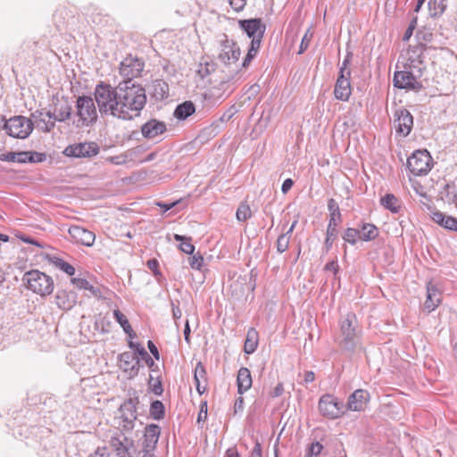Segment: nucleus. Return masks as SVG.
<instances>
[{
	"mask_svg": "<svg viewBox=\"0 0 457 457\" xmlns=\"http://www.w3.org/2000/svg\"><path fill=\"white\" fill-rule=\"evenodd\" d=\"M94 96L102 114L124 120L138 117L146 104L145 89L131 80H123L115 87L100 82Z\"/></svg>",
	"mask_w": 457,
	"mask_h": 457,
	"instance_id": "obj_1",
	"label": "nucleus"
},
{
	"mask_svg": "<svg viewBox=\"0 0 457 457\" xmlns=\"http://www.w3.org/2000/svg\"><path fill=\"white\" fill-rule=\"evenodd\" d=\"M417 51H412L408 58V69L395 71L394 75V86L400 89L419 91L422 88V84L418 79L422 75L425 65L421 59L422 54H418Z\"/></svg>",
	"mask_w": 457,
	"mask_h": 457,
	"instance_id": "obj_2",
	"label": "nucleus"
},
{
	"mask_svg": "<svg viewBox=\"0 0 457 457\" xmlns=\"http://www.w3.org/2000/svg\"><path fill=\"white\" fill-rule=\"evenodd\" d=\"M341 340L339 345L344 351L354 353L361 350V335L354 313L349 312L342 318L340 323Z\"/></svg>",
	"mask_w": 457,
	"mask_h": 457,
	"instance_id": "obj_3",
	"label": "nucleus"
},
{
	"mask_svg": "<svg viewBox=\"0 0 457 457\" xmlns=\"http://www.w3.org/2000/svg\"><path fill=\"white\" fill-rule=\"evenodd\" d=\"M76 119L73 125L77 129L90 127L97 120V111L91 96H81L76 101Z\"/></svg>",
	"mask_w": 457,
	"mask_h": 457,
	"instance_id": "obj_4",
	"label": "nucleus"
},
{
	"mask_svg": "<svg viewBox=\"0 0 457 457\" xmlns=\"http://www.w3.org/2000/svg\"><path fill=\"white\" fill-rule=\"evenodd\" d=\"M22 282L28 289L41 296L49 295L54 290L53 278L37 270L27 271L23 275Z\"/></svg>",
	"mask_w": 457,
	"mask_h": 457,
	"instance_id": "obj_5",
	"label": "nucleus"
},
{
	"mask_svg": "<svg viewBox=\"0 0 457 457\" xmlns=\"http://www.w3.org/2000/svg\"><path fill=\"white\" fill-rule=\"evenodd\" d=\"M363 402H319L320 412L328 419H337L347 411H361Z\"/></svg>",
	"mask_w": 457,
	"mask_h": 457,
	"instance_id": "obj_6",
	"label": "nucleus"
},
{
	"mask_svg": "<svg viewBox=\"0 0 457 457\" xmlns=\"http://www.w3.org/2000/svg\"><path fill=\"white\" fill-rule=\"evenodd\" d=\"M4 130L14 138H27L33 130V122L30 119L17 115L5 120Z\"/></svg>",
	"mask_w": 457,
	"mask_h": 457,
	"instance_id": "obj_7",
	"label": "nucleus"
},
{
	"mask_svg": "<svg viewBox=\"0 0 457 457\" xmlns=\"http://www.w3.org/2000/svg\"><path fill=\"white\" fill-rule=\"evenodd\" d=\"M115 419L124 434L132 431L137 421V409L134 402H123Z\"/></svg>",
	"mask_w": 457,
	"mask_h": 457,
	"instance_id": "obj_8",
	"label": "nucleus"
},
{
	"mask_svg": "<svg viewBox=\"0 0 457 457\" xmlns=\"http://www.w3.org/2000/svg\"><path fill=\"white\" fill-rule=\"evenodd\" d=\"M431 156L427 150H417L407 160V168L414 176L427 174L431 167Z\"/></svg>",
	"mask_w": 457,
	"mask_h": 457,
	"instance_id": "obj_9",
	"label": "nucleus"
},
{
	"mask_svg": "<svg viewBox=\"0 0 457 457\" xmlns=\"http://www.w3.org/2000/svg\"><path fill=\"white\" fill-rule=\"evenodd\" d=\"M239 27L247 36L252 38L251 45L257 43V46H261L262 37L265 33L266 26L259 18L241 20L238 22Z\"/></svg>",
	"mask_w": 457,
	"mask_h": 457,
	"instance_id": "obj_10",
	"label": "nucleus"
},
{
	"mask_svg": "<svg viewBox=\"0 0 457 457\" xmlns=\"http://www.w3.org/2000/svg\"><path fill=\"white\" fill-rule=\"evenodd\" d=\"M99 147L95 142H83L68 145L63 154L69 157L90 158L99 154Z\"/></svg>",
	"mask_w": 457,
	"mask_h": 457,
	"instance_id": "obj_11",
	"label": "nucleus"
},
{
	"mask_svg": "<svg viewBox=\"0 0 457 457\" xmlns=\"http://www.w3.org/2000/svg\"><path fill=\"white\" fill-rule=\"evenodd\" d=\"M145 63L142 60L131 55L126 57L120 65V74L125 79L131 80L139 77L144 70Z\"/></svg>",
	"mask_w": 457,
	"mask_h": 457,
	"instance_id": "obj_12",
	"label": "nucleus"
},
{
	"mask_svg": "<svg viewBox=\"0 0 457 457\" xmlns=\"http://www.w3.org/2000/svg\"><path fill=\"white\" fill-rule=\"evenodd\" d=\"M413 125V118L409 111L401 108L395 113L394 126L397 134L407 137Z\"/></svg>",
	"mask_w": 457,
	"mask_h": 457,
	"instance_id": "obj_13",
	"label": "nucleus"
},
{
	"mask_svg": "<svg viewBox=\"0 0 457 457\" xmlns=\"http://www.w3.org/2000/svg\"><path fill=\"white\" fill-rule=\"evenodd\" d=\"M119 361L120 368L130 378L137 375L140 367V361L136 354L130 352L122 353L119 356Z\"/></svg>",
	"mask_w": 457,
	"mask_h": 457,
	"instance_id": "obj_14",
	"label": "nucleus"
},
{
	"mask_svg": "<svg viewBox=\"0 0 457 457\" xmlns=\"http://www.w3.org/2000/svg\"><path fill=\"white\" fill-rule=\"evenodd\" d=\"M241 54L239 46L233 41L226 40L219 54V59L226 65L236 63Z\"/></svg>",
	"mask_w": 457,
	"mask_h": 457,
	"instance_id": "obj_15",
	"label": "nucleus"
},
{
	"mask_svg": "<svg viewBox=\"0 0 457 457\" xmlns=\"http://www.w3.org/2000/svg\"><path fill=\"white\" fill-rule=\"evenodd\" d=\"M161 428L158 425L151 424L145 427L143 441V452H154L156 448Z\"/></svg>",
	"mask_w": 457,
	"mask_h": 457,
	"instance_id": "obj_16",
	"label": "nucleus"
},
{
	"mask_svg": "<svg viewBox=\"0 0 457 457\" xmlns=\"http://www.w3.org/2000/svg\"><path fill=\"white\" fill-rule=\"evenodd\" d=\"M69 234L76 243L86 246H92L96 239V235L92 231L79 226H71Z\"/></svg>",
	"mask_w": 457,
	"mask_h": 457,
	"instance_id": "obj_17",
	"label": "nucleus"
},
{
	"mask_svg": "<svg viewBox=\"0 0 457 457\" xmlns=\"http://www.w3.org/2000/svg\"><path fill=\"white\" fill-rule=\"evenodd\" d=\"M111 446L118 457H131L129 450L133 446V440L122 434L120 436L112 437Z\"/></svg>",
	"mask_w": 457,
	"mask_h": 457,
	"instance_id": "obj_18",
	"label": "nucleus"
},
{
	"mask_svg": "<svg viewBox=\"0 0 457 457\" xmlns=\"http://www.w3.org/2000/svg\"><path fill=\"white\" fill-rule=\"evenodd\" d=\"M167 129L166 124L155 119H152L141 127V133L144 137L153 139L163 134Z\"/></svg>",
	"mask_w": 457,
	"mask_h": 457,
	"instance_id": "obj_19",
	"label": "nucleus"
},
{
	"mask_svg": "<svg viewBox=\"0 0 457 457\" xmlns=\"http://www.w3.org/2000/svg\"><path fill=\"white\" fill-rule=\"evenodd\" d=\"M335 97L341 101H347L351 95L350 75L339 74L335 88Z\"/></svg>",
	"mask_w": 457,
	"mask_h": 457,
	"instance_id": "obj_20",
	"label": "nucleus"
},
{
	"mask_svg": "<svg viewBox=\"0 0 457 457\" xmlns=\"http://www.w3.org/2000/svg\"><path fill=\"white\" fill-rule=\"evenodd\" d=\"M31 116L43 132H50L55 126V120H53L50 111L45 112L37 110Z\"/></svg>",
	"mask_w": 457,
	"mask_h": 457,
	"instance_id": "obj_21",
	"label": "nucleus"
},
{
	"mask_svg": "<svg viewBox=\"0 0 457 457\" xmlns=\"http://www.w3.org/2000/svg\"><path fill=\"white\" fill-rule=\"evenodd\" d=\"M441 303V293L435 284L428 283L427 299L425 301V308L430 312L434 311Z\"/></svg>",
	"mask_w": 457,
	"mask_h": 457,
	"instance_id": "obj_22",
	"label": "nucleus"
},
{
	"mask_svg": "<svg viewBox=\"0 0 457 457\" xmlns=\"http://www.w3.org/2000/svg\"><path fill=\"white\" fill-rule=\"evenodd\" d=\"M76 298L73 292L59 290L55 295V303L62 310H71L76 303Z\"/></svg>",
	"mask_w": 457,
	"mask_h": 457,
	"instance_id": "obj_23",
	"label": "nucleus"
},
{
	"mask_svg": "<svg viewBox=\"0 0 457 457\" xmlns=\"http://www.w3.org/2000/svg\"><path fill=\"white\" fill-rule=\"evenodd\" d=\"M432 220L441 227L451 231H457V219L453 216L446 215L439 211L432 213Z\"/></svg>",
	"mask_w": 457,
	"mask_h": 457,
	"instance_id": "obj_24",
	"label": "nucleus"
},
{
	"mask_svg": "<svg viewBox=\"0 0 457 457\" xmlns=\"http://www.w3.org/2000/svg\"><path fill=\"white\" fill-rule=\"evenodd\" d=\"M150 91L156 100H163L169 96V85L162 79H155L152 82Z\"/></svg>",
	"mask_w": 457,
	"mask_h": 457,
	"instance_id": "obj_25",
	"label": "nucleus"
},
{
	"mask_svg": "<svg viewBox=\"0 0 457 457\" xmlns=\"http://www.w3.org/2000/svg\"><path fill=\"white\" fill-rule=\"evenodd\" d=\"M72 108L68 102L60 105H55L53 112H51L53 120L59 122H63L71 117Z\"/></svg>",
	"mask_w": 457,
	"mask_h": 457,
	"instance_id": "obj_26",
	"label": "nucleus"
},
{
	"mask_svg": "<svg viewBox=\"0 0 457 457\" xmlns=\"http://www.w3.org/2000/svg\"><path fill=\"white\" fill-rule=\"evenodd\" d=\"M328 210L329 212V227H337L338 224L342 221V216L339 209V205L337 201L333 198H330L328 201Z\"/></svg>",
	"mask_w": 457,
	"mask_h": 457,
	"instance_id": "obj_27",
	"label": "nucleus"
},
{
	"mask_svg": "<svg viewBox=\"0 0 457 457\" xmlns=\"http://www.w3.org/2000/svg\"><path fill=\"white\" fill-rule=\"evenodd\" d=\"M237 386L238 392H243L249 389L252 386V378L250 370L247 368H241L237 373Z\"/></svg>",
	"mask_w": 457,
	"mask_h": 457,
	"instance_id": "obj_28",
	"label": "nucleus"
},
{
	"mask_svg": "<svg viewBox=\"0 0 457 457\" xmlns=\"http://www.w3.org/2000/svg\"><path fill=\"white\" fill-rule=\"evenodd\" d=\"M195 112V104L191 101H186L176 107L174 111V117H176L178 120H186Z\"/></svg>",
	"mask_w": 457,
	"mask_h": 457,
	"instance_id": "obj_29",
	"label": "nucleus"
},
{
	"mask_svg": "<svg viewBox=\"0 0 457 457\" xmlns=\"http://www.w3.org/2000/svg\"><path fill=\"white\" fill-rule=\"evenodd\" d=\"M258 345V332L251 328L248 329L245 341L244 351L247 354L253 353Z\"/></svg>",
	"mask_w": 457,
	"mask_h": 457,
	"instance_id": "obj_30",
	"label": "nucleus"
},
{
	"mask_svg": "<svg viewBox=\"0 0 457 457\" xmlns=\"http://www.w3.org/2000/svg\"><path fill=\"white\" fill-rule=\"evenodd\" d=\"M442 198L449 204L457 203V185L455 182L447 183L441 191Z\"/></svg>",
	"mask_w": 457,
	"mask_h": 457,
	"instance_id": "obj_31",
	"label": "nucleus"
},
{
	"mask_svg": "<svg viewBox=\"0 0 457 457\" xmlns=\"http://www.w3.org/2000/svg\"><path fill=\"white\" fill-rule=\"evenodd\" d=\"M360 231V239L363 241H370L378 236V228L370 223H363Z\"/></svg>",
	"mask_w": 457,
	"mask_h": 457,
	"instance_id": "obj_32",
	"label": "nucleus"
},
{
	"mask_svg": "<svg viewBox=\"0 0 457 457\" xmlns=\"http://www.w3.org/2000/svg\"><path fill=\"white\" fill-rule=\"evenodd\" d=\"M113 317L115 320L121 326L124 332L130 337L133 338L136 337V333L132 329L127 317L120 311L114 310Z\"/></svg>",
	"mask_w": 457,
	"mask_h": 457,
	"instance_id": "obj_33",
	"label": "nucleus"
},
{
	"mask_svg": "<svg viewBox=\"0 0 457 457\" xmlns=\"http://www.w3.org/2000/svg\"><path fill=\"white\" fill-rule=\"evenodd\" d=\"M381 204L386 208L391 211L393 213L399 212L401 209V204L397 197H395L393 194H386L380 200Z\"/></svg>",
	"mask_w": 457,
	"mask_h": 457,
	"instance_id": "obj_34",
	"label": "nucleus"
},
{
	"mask_svg": "<svg viewBox=\"0 0 457 457\" xmlns=\"http://www.w3.org/2000/svg\"><path fill=\"white\" fill-rule=\"evenodd\" d=\"M428 8L430 15L436 17L444 13L447 7V0H429Z\"/></svg>",
	"mask_w": 457,
	"mask_h": 457,
	"instance_id": "obj_35",
	"label": "nucleus"
},
{
	"mask_svg": "<svg viewBox=\"0 0 457 457\" xmlns=\"http://www.w3.org/2000/svg\"><path fill=\"white\" fill-rule=\"evenodd\" d=\"M71 283L79 289L88 290L93 295H97L99 290L95 288L87 279L82 278H71Z\"/></svg>",
	"mask_w": 457,
	"mask_h": 457,
	"instance_id": "obj_36",
	"label": "nucleus"
},
{
	"mask_svg": "<svg viewBox=\"0 0 457 457\" xmlns=\"http://www.w3.org/2000/svg\"><path fill=\"white\" fill-rule=\"evenodd\" d=\"M164 406L162 402H152L150 406V415L154 420H161L164 417Z\"/></svg>",
	"mask_w": 457,
	"mask_h": 457,
	"instance_id": "obj_37",
	"label": "nucleus"
},
{
	"mask_svg": "<svg viewBox=\"0 0 457 457\" xmlns=\"http://www.w3.org/2000/svg\"><path fill=\"white\" fill-rule=\"evenodd\" d=\"M52 262L55 267L59 268L61 270L65 272L66 274L72 276L75 273V268L70 263L66 262L61 258L54 257Z\"/></svg>",
	"mask_w": 457,
	"mask_h": 457,
	"instance_id": "obj_38",
	"label": "nucleus"
},
{
	"mask_svg": "<svg viewBox=\"0 0 457 457\" xmlns=\"http://www.w3.org/2000/svg\"><path fill=\"white\" fill-rule=\"evenodd\" d=\"M216 64L213 62H200L197 72L201 78H205L215 71Z\"/></svg>",
	"mask_w": 457,
	"mask_h": 457,
	"instance_id": "obj_39",
	"label": "nucleus"
},
{
	"mask_svg": "<svg viewBox=\"0 0 457 457\" xmlns=\"http://www.w3.org/2000/svg\"><path fill=\"white\" fill-rule=\"evenodd\" d=\"M236 216L239 221H245L247 219H249L252 216V212L249 205L242 203L237 210Z\"/></svg>",
	"mask_w": 457,
	"mask_h": 457,
	"instance_id": "obj_40",
	"label": "nucleus"
},
{
	"mask_svg": "<svg viewBox=\"0 0 457 457\" xmlns=\"http://www.w3.org/2000/svg\"><path fill=\"white\" fill-rule=\"evenodd\" d=\"M343 239L351 245H355L360 239V231L357 228H348L343 236Z\"/></svg>",
	"mask_w": 457,
	"mask_h": 457,
	"instance_id": "obj_41",
	"label": "nucleus"
},
{
	"mask_svg": "<svg viewBox=\"0 0 457 457\" xmlns=\"http://www.w3.org/2000/svg\"><path fill=\"white\" fill-rule=\"evenodd\" d=\"M195 381H202L204 384L207 382L206 371L201 361L197 362L194 372Z\"/></svg>",
	"mask_w": 457,
	"mask_h": 457,
	"instance_id": "obj_42",
	"label": "nucleus"
},
{
	"mask_svg": "<svg viewBox=\"0 0 457 457\" xmlns=\"http://www.w3.org/2000/svg\"><path fill=\"white\" fill-rule=\"evenodd\" d=\"M290 236L287 234H281L277 240V251L280 253L286 252L288 248Z\"/></svg>",
	"mask_w": 457,
	"mask_h": 457,
	"instance_id": "obj_43",
	"label": "nucleus"
},
{
	"mask_svg": "<svg viewBox=\"0 0 457 457\" xmlns=\"http://www.w3.org/2000/svg\"><path fill=\"white\" fill-rule=\"evenodd\" d=\"M259 49H260V46H257V43H253V44H252L250 46L248 53H247L245 58L244 59V61L242 62V66L244 68L248 67V65L250 64L251 61L256 56Z\"/></svg>",
	"mask_w": 457,
	"mask_h": 457,
	"instance_id": "obj_44",
	"label": "nucleus"
},
{
	"mask_svg": "<svg viewBox=\"0 0 457 457\" xmlns=\"http://www.w3.org/2000/svg\"><path fill=\"white\" fill-rule=\"evenodd\" d=\"M337 237V227H329L327 228L326 240L325 245L328 249L332 246L333 241Z\"/></svg>",
	"mask_w": 457,
	"mask_h": 457,
	"instance_id": "obj_45",
	"label": "nucleus"
},
{
	"mask_svg": "<svg viewBox=\"0 0 457 457\" xmlns=\"http://www.w3.org/2000/svg\"><path fill=\"white\" fill-rule=\"evenodd\" d=\"M352 58H353V53L348 52L340 66L339 74L351 76V71L349 69V65L351 63Z\"/></svg>",
	"mask_w": 457,
	"mask_h": 457,
	"instance_id": "obj_46",
	"label": "nucleus"
},
{
	"mask_svg": "<svg viewBox=\"0 0 457 457\" xmlns=\"http://www.w3.org/2000/svg\"><path fill=\"white\" fill-rule=\"evenodd\" d=\"M323 445L320 442H314L307 449L306 457H317L322 451Z\"/></svg>",
	"mask_w": 457,
	"mask_h": 457,
	"instance_id": "obj_47",
	"label": "nucleus"
},
{
	"mask_svg": "<svg viewBox=\"0 0 457 457\" xmlns=\"http://www.w3.org/2000/svg\"><path fill=\"white\" fill-rule=\"evenodd\" d=\"M189 264L192 269L201 270L204 264V257L199 253L193 254L189 258Z\"/></svg>",
	"mask_w": 457,
	"mask_h": 457,
	"instance_id": "obj_48",
	"label": "nucleus"
},
{
	"mask_svg": "<svg viewBox=\"0 0 457 457\" xmlns=\"http://www.w3.org/2000/svg\"><path fill=\"white\" fill-rule=\"evenodd\" d=\"M370 395L368 391L363 389H357L350 395L348 400H370Z\"/></svg>",
	"mask_w": 457,
	"mask_h": 457,
	"instance_id": "obj_49",
	"label": "nucleus"
},
{
	"mask_svg": "<svg viewBox=\"0 0 457 457\" xmlns=\"http://www.w3.org/2000/svg\"><path fill=\"white\" fill-rule=\"evenodd\" d=\"M208 406L207 402H202L200 411L198 412L196 422L200 426L204 424L207 419Z\"/></svg>",
	"mask_w": 457,
	"mask_h": 457,
	"instance_id": "obj_50",
	"label": "nucleus"
},
{
	"mask_svg": "<svg viewBox=\"0 0 457 457\" xmlns=\"http://www.w3.org/2000/svg\"><path fill=\"white\" fill-rule=\"evenodd\" d=\"M147 267L153 271L154 275L157 278L158 281H160L161 278L162 277V273L159 270V262L156 259H151L147 261Z\"/></svg>",
	"mask_w": 457,
	"mask_h": 457,
	"instance_id": "obj_51",
	"label": "nucleus"
},
{
	"mask_svg": "<svg viewBox=\"0 0 457 457\" xmlns=\"http://www.w3.org/2000/svg\"><path fill=\"white\" fill-rule=\"evenodd\" d=\"M28 162H42L46 160V156L45 154L37 152H27Z\"/></svg>",
	"mask_w": 457,
	"mask_h": 457,
	"instance_id": "obj_52",
	"label": "nucleus"
},
{
	"mask_svg": "<svg viewBox=\"0 0 457 457\" xmlns=\"http://www.w3.org/2000/svg\"><path fill=\"white\" fill-rule=\"evenodd\" d=\"M179 249L185 253L193 254L195 246L191 244V237H187V240L181 242Z\"/></svg>",
	"mask_w": 457,
	"mask_h": 457,
	"instance_id": "obj_53",
	"label": "nucleus"
},
{
	"mask_svg": "<svg viewBox=\"0 0 457 457\" xmlns=\"http://www.w3.org/2000/svg\"><path fill=\"white\" fill-rule=\"evenodd\" d=\"M310 30H308L305 35L303 36V37L302 38V41H301V45H300V49L298 51V54H303L309 46V44L311 42V39L312 37V33H309Z\"/></svg>",
	"mask_w": 457,
	"mask_h": 457,
	"instance_id": "obj_54",
	"label": "nucleus"
},
{
	"mask_svg": "<svg viewBox=\"0 0 457 457\" xmlns=\"http://www.w3.org/2000/svg\"><path fill=\"white\" fill-rule=\"evenodd\" d=\"M229 4L236 12H240L245 8L246 0H229Z\"/></svg>",
	"mask_w": 457,
	"mask_h": 457,
	"instance_id": "obj_55",
	"label": "nucleus"
},
{
	"mask_svg": "<svg viewBox=\"0 0 457 457\" xmlns=\"http://www.w3.org/2000/svg\"><path fill=\"white\" fill-rule=\"evenodd\" d=\"M15 159H16V153H14V152H9L7 154H0V161L15 162Z\"/></svg>",
	"mask_w": 457,
	"mask_h": 457,
	"instance_id": "obj_56",
	"label": "nucleus"
},
{
	"mask_svg": "<svg viewBox=\"0 0 457 457\" xmlns=\"http://www.w3.org/2000/svg\"><path fill=\"white\" fill-rule=\"evenodd\" d=\"M284 391V386L281 383H278L275 388L273 389V391L270 393V396L272 398H277V397H279L282 395V393Z\"/></svg>",
	"mask_w": 457,
	"mask_h": 457,
	"instance_id": "obj_57",
	"label": "nucleus"
},
{
	"mask_svg": "<svg viewBox=\"0 0 457 457\" xmlns=\"http://www.w3.org/2000/svg\"><path fill=\"white\" fill-rule=\"evenodd\" d=\"M147 346H148V349H149L150 353L154 355V357L156 360H159L160 359V354H159V352H158V349H157L156 345L151 340H149L147 342Z\"/></svg>",
	"mask_w": 457,
	"mask_h": 457,
	"instance_id": "obj_58",
	"label": "nucleus"
},
{
	"mask_svg": "<svg viewBox=\"0 0 457 457\" xmlns=\"http://www.w3.org/2000/svg\"><path fill=\"white\" fill-rule=\"evenodd\" d=\"M416 22H417V19H414L411 22V24L409 25L408 29H406V31L404 33L403 40H408L411 37V36L412 35V31L415 28Z\"/></svg>",
	"mask_w": 457,
	"mask_h": 457,
	"instance_id": "obj_59",
	"label": "nucleus"
},
{
	"mask_svg": "<svg viewBox=\"0 0 457 457\" xmlns=\"http://www.w3.org/2000/svg\"><path fill=\"white\" fill-rule=\"evenodd\" d=\"M293 184H294V181L291 179H287L286 180H284L282 187H281L282 193L287 194L293 187Z\"/></svg>",
	"mask_w": 457,
	"mask_h": 457,
	"instance_id": "obj_60",
	"label": "nucleus"
},
{
	"mask_svg": "<svg viewBox=\"0 0 457 457\" xmlns=\"http://www.w3.org/2000/svg\"><path fill=\"white\" fill-rule=\"evenodd\" d=\"M338 269H339V266H338L337 261H331L325 265L326 270L333 271L334 273H337Z\"/></svg>",
	"mask_w": 457,
	"mask_h": 457,
	"instance_id": "obj_61",
	"label": "nucleus"
},
{
	"mask_svg": "<svg viewBox=\"0 0 457 457\" xmlns=\"http://www.w3.org/2000/svg\"><path fill=\"white\" fill-rule=\"evenodd\" d=\"M108 161L115 165H120L126 162V158L124 156H112L108 158Z\"/></svg>",
	"mask_w": 457,
	"mask_h": 457,
	"instance_id": "obj_62",
	"label": "nucleus"
},
{
	"mask_svg": "<svg viewBox=\"0 0 457 457\" xmlns=\"http://www.w3.org/2000/svg\"><path fill=\"white\" fill-rule=\"evenodd\" d=\"M15 162H19V163L28 162V154H27V152L16 153Z\"/></svg>",
	"mask_w": 457,
	"mask_h": 457,
	"instance_id": "obj_63",
	"label": "nucleus"
},
{
	"mask_svg": "<svg viewBox=\"0 0 457 457\" xmlns=\"http://www.w3.org/2000/svg\"><path fill=\"white\" fill-rule=\"evenodd\" d=\"M251 457H262V447L261 445L257 442L252 450Z\"/></svg>",
	"mask_w": 457,
	"mask_h": 457,
	"instance_id": "obj_64",
	"label": "nucleus"
}]
</instances>
